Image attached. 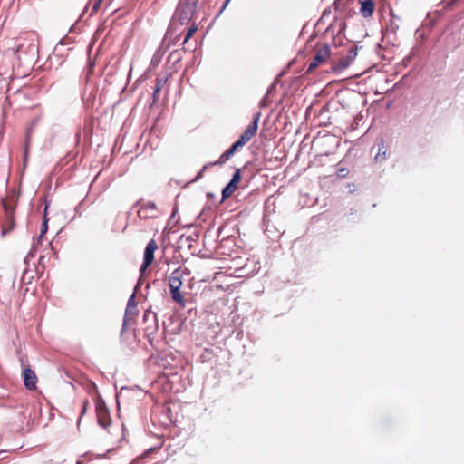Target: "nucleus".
Returning a JSON list of instances; mask_svg holds the SVG:
<instances>
[{"label":"nucleus","mask_w":464,"mask_h":464,"mask_svg":"<svg viewBox=\"0 0 464 464\" xmlns=\"http://www.w3.org/2000/svg\"><path fill=\"white\" fill-rule=\"evenodd\" d=\"M150 208H155V205H154V204H151V205H150Z\"/></svg>","instance_id":"obj_26"},{"label":"nucleus","mask_w":464,"mask_h":464,"mask_svg":"<svg viewBox=\"0 0 464 464\" xmlns=\"http://www.w3.org/2000/svg\"><path fill=\"white\" fill-rule=\"evenodd\" d=\"M360 12L363 17H369L372 14L374 10V3L372 0H361Z\"/></svg>","instance_id":"obj_11"},{"label":"nucleus","mask_w":464,"mask_h":464,"mask_svg":"<svg viewBox=\"0 0 464 464\" xmlns=\"http://www.w3.org/2000/svg\"><path fill=\"white\" fill-rule=\"evenodd\" d=\"M96 412L99 424L103 428H107L111 424V418L106 407L102 403H98L96 405Z\"/></svg>","instance_id":"obj_9"},{"label":"nucleus","mask_w":464,"mask_h":464,"mask_svg":"<svg viewBox=\"0 0 464 464\" xmlns=\"http://www.w3.org/2000/svg\"><path fill=\"white\" fill-rule=\"evenodd\" d=\"M165 83H166V79H163V78H157L156 79V84H155L154 91H153V95H152L153 102H158L160 92V91H161V89H162V87L164 86Z\"/></svg>","instance_id":"obj_13"},{"label":"nucleus","mask_w":464,"mask_h":464,"mask_svg":"<svg viewBox=\"0 0 464 464\" xmlns=\"http://www.w3.org/2000/svg\"><path fill=\"white\" fill-rule=\"evenodd\" d=\"M47 229H48V219L46 218V212H45L44 218L42 227H41L40 237H43L46 233Z\"/></svg>","instance_id":"obj_20"},{"label":"nucleus","mask_w":464,"mask_h":464,"mask_svg":"<svg viewBox=\"0 0 464 464\" xmlns=\"http://www.w3.org/2000/svg\"><path fill=\"white\" fill-rule=\"evenodd\" d=\"M357 52L355 49L351 48L346 56L340 58L337 62L332 63V71L335 72H340L349 67L352 61L356 57Z\"/></svg>","instance_id":"obj_7"},{"label":"nucleus","mask_w":464,"mask_h":464,"mask_svg":"<svg viewBox=\"0 0 464 464\" xmlns=\"http://www.w3.org/2000/svg\"><path fill=\"white\" fill-rule=\"evenodd\" d=\"M136 315H137V306H136V304H130V300H129L127 307H126V310H125V314H124L123 328Z\"/></svg>","instance_id":"obj_10"},{"label":"nucleus","mask_w":464,"mask_h":464,"mask_svg":"<svg viewBox=\"0 0 464 464\" xmlns=\"http://www.w3.org/2000/svg\"><path fill=\"white\" fill-rule=\"evenodd\" d=\"M182 34L179 31H166L165 41L168 42V45H176L181 39Z\"/></svg>","instance_id":"obj_12"},{"label":"nucleus","mask_w":464,"mask_h":464,"mask_svg":"<svg viewBox=\"0 0 464 464\" xmlns=\"http://www.w3.org/2000/svg\"><path fill=\"white\" fill-rule=\"evenodd\" d=\"M150 208H155V205H154V204H151V205H150Z\"/></svg>","instance_id":"obj_27"},{"label":"nucleus","mask_w":464,"mask_h":464,"mask_svg":"<svg viewBox=\"0 0 464 464\" xmlns=\"http://www.w3.org/2000/svg\"><path fill=\"white\" fill-rule=\"evenodd\" d=\"M24 384L29 391L36 390L37 376L34 372L30 368H25L22 373Z\"/></svg>","instance_id":"obj_8"},{"label":"nucleus","mask_w":464,"mask_h":464,"mask_svg":"<svg viewBox=\"0 0 464 464\" xmlns=\"http://www.w3.org/2000/svg\"><path fill=\"white\" fill-rule=\"evenodd\" d=\"M386 158H387V149L384 146V143L381 142L378 145V152L375 155V160L376 161H382V160H386Z\"/></svg>","instance_id":"obj_16"},{"label":"nucleus","mask_w":464,"mask_h":464,"mask_svg":"<svg viewBox=\"0 0 464 464\" xmlns=\"http://www.w3.org/2000/svg\"><path fill=\"white\" fill-rule=\"evenodd\" d=\"M73 27H74V25H72V26H70V28H69V29H70V30H72V29H73Z\"/></svg>","instance_id":"obj_29"},{"label":"nucleus","mask_w":464,"mask_h":464,"mask_svg":"<svg viewBox=\"0 0 464 464\" xmlns=\"http://www.w3.org/2000/svg\"><path fill=\"white\" fill-rule=\"evenodd\" d=\"M314 37H315V34H313L312 36H311V39L314 38Z\"/></svg>","instance_id":"obj_28"},{"label":"nucleus","mask_w":464,"mask_h":464,"mask_svg":"<svg viewBox=\"0 0 464 464\" xmlns=\"http://www.w3.org/2000/svg\"><path fill=\"white\" fill-rule=\"evenodd\" d=\"M230 1H231V0H226V1H225V3H224V5H223V8H225V7L228 5V3H229Z\"/></svg>","instance_id":"obj_24"},{"label":"nucleus","mask_w":464,"mask_h":464,"mask_svg":"<svg viewBox=\"0 0 464 464\" xmlns=\"http://www.w3.org/2000/svg\"><path fill=\"white\" fill-rule=\"evenodd\" d=\"M240 181H241V172H240V169H237L235 171V173L229 182L232 183L233 185H236L238 187V184L240 183Z\"/></svg>","instance_id":"obj_19"},{"label":"nucleus","mask_w":464,"mask_h":464,"mask_svg":"<svg viewBox=\"0 0 464 464\" xmlns=\"http://www.w3.org/2000/svg\"><path fill=\"white\" fill-rule=\"evenodd\" d=\"M129 300H130V304H135L134 303V295H132Z\"/></svg>","instance_id":"obj_25"},{"label":"nucleus","mask_w":464,"mask_h":464,"mask_svg":"<svg viewBox=\"0 0 464 464\" xmlns=\"http://www.w3.org/2000/svg\"><path fill=\"white\" fill-rule=\"evenodd\" d=\"M331 57L330 47L326 44L317 43L314 47V56L309 63L306 72H311L324 64Z\"/></svg>","instance_id":"obj_4"},{"label":"nucleus","mask_w":464,"mask_h":464,"mask_svg":"<svg viewBox=\"0 0 464 464\" xmlns=\"http://www.w3.org/2000/svg\"><path fill=\"white\" fill-rule=\"evenodd\" d=\"M158 243L155 239H150L144 250L143 263L140 267V273L142 276L147 268L152 265L154 261V254L158 249Z\"/></svg>","instance_id":"obj_6"},{"label":"nucleus","mask_w":464,"mask_h":464,"mask_svg":"<svg viewBox=\"0 0 464 464\" xmlns=\"http://www.w3.org/2000/svg\"><path fill=\"white\" fill-rule=\"evenodd\" d=\"M88 406H89V401H88V399H84V400H83V401H82V412H81L80 419H81V418L84 415V413L86 412Z\"/></svg>","instance_id":"obj_23"},{"label":"nucleus","mask_w":464,"mask_h":464,"mask_svg":"<svg viewBox=\"0 0 464 464\" xmlns=\"http://www.w3.org/2000/svg\"><path fill=\"white\" fill-rule=\"evenodd\" d=\"M102 1L103 0H90L89 4L86 5L85 9L89 8V6L91 5L92 6L91 15H92L99 10Z\"/></svg>","instance_id":"obj_17"},{"label":"nucleus","mask_w":464,"mask_h":464,"mask_svg":"<svg viewBox=\"0 0 464 464\" xmlns=\"http://www.w3.org/2000/svg\"><path fill=\"white\" fill-rule=\"evenodd\" d=\"M237 186L233 185L232 183H228L222 190V200H225L231 197L233 193L237 190Z\"/></svg>","instance_id":"obj_15"},{"label":"nucleus","mask_w":464,"mask_h":464,"mask_svg":"<svg viewBox=\"0 0 464 464\" xmlns=\"http://www.w3.org/2000/svg\"><path fill=\"white\" fill-rule=\"evenodd\" d=\"M195 9L180 2L172 17L170 26L188 25L187 29H198L194 20Z\"/></svg>","instance_id":"obj_2"},{"label":"nucleus","mask_w":464,"mask_h":464,"mask_svg":"<svg viewBox=\"0 0 464 464\" xmlns=\"http://www.w3.org/2000/svg\"><path fill=\"white\" fill-rule=\"evenodd\" d=\"M346 24L343 19H338L334 17V19L330 22L329 24L326 25V29H345Z\"/></svg>","instance_id":"obj_14"},{"label":"nucleus","mask_w":464,"mask_h":464,"mask_svg":"<svg viewBox=\"0 0 464 464\" xmlns=\"http://www.w3.org/2000/svg\"><path fill=\"white\" fill-rule=\"evenodd\" d=\"M331 19V12L324 11L316 25H326V22Z\"/></svg>","instance_id":"obj_18"},{"label":"nucleus","mask_w":464,"mask_h":464,"mask_svg":"<svg viewBox=\"0 0 464 464\" xmlns=\"http://www.w3.org/2000/svg\"><path fill=\"white\" fill-rule=\"evenodd\" d=\"M196 31H187V34H185L183 38L182 44L185 45L188 41L192 37V35L195 34Z\"/></svg>","instance_id":"obj_22"},{"label":"nucleus","mask_w":464,"mask_h":464,"mask_svg":"<svg viewBox=\"0 0 464 464\" xmlns=\"http://www.w3.org/2000/svg\"><path fill=\"white\" fill-rule=\"evenodd\" d=\"M198 0H182L181 2L186 4L188 6L196 9Z\"/></svg>","instance_id":"obj_21"},{"label":"nucleus","mask_w":464,"mask_h":464,"mask_svg":"<svg viewBox=\"0 0 464 464\" xmlns=\"http://www.w3.org/2000/svg\"><path fill=\"white\" fill-rule=\"evenodd\" d=\"M182 276L183 274L179 269L174 270L169 276V286L173 301L179 304L181 307H185L186 300L184 295L180 291L183 285Z\"/></svg>","instance_id":"obj_3"},{"label":"nucleus","mask_w":464,"mask_h":464,"mask_svg":"<svg viewBox=\"0 0 464 464\" xmlns=\"http://www.w3.org/2000/svg\"><path fill=\"white\" fill-rule=\"evenodd\" d=\"M3 208L5 210V218L2 221L1 234L5 237L14 228V207L6 200H4Z\"/></svg>","instance_id":"obj_5"},{"label":"nucleus","mask_w":464,"mask_h":464,"mask_svg":"<svg viewBox=\"0 0 464 464\" xmlns=\"http://www.w3.org/2000/svg\"><path fill=\"white\" fill-rule=\"evenodd\" d=\"M260 115V112H256L253 117V121L247 126L239 139L228 150L222 153L217 161L211 162L208 165H205L194 180H198L201 179L208 166L223 165L234 155L237 150L246 145L256 134Z\"/></svg>","instance_id":"obj_1"}]
</instances>
